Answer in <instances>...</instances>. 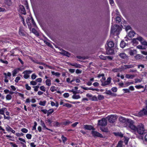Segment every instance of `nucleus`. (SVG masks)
I'll use <instances>...</instances> for the list:
<instances>
[{"mask_svg": "<svg viewBox=\"0 0 147 147\" xmlns=\"http://www.w3.org/2000/svg\"><path fill=\"white\" fill-rule=\"evenodd\" d=\"M25 87L26 89L28 90H30L31 89V87L29 86L28 84L25 85Z\"/></svg>", "mask_w": 147, "mask_h": 147, "instance_id": "60", "label": "nucleus"}, {"mask_svg": "<svg viewBox=\"0 0 147 147\" xmlns=\"http://www.w3.org/2000/svg\"><path fill=\"white\" fill-rule=\"evenodd\" d=\"M18 71H17V70H16V69H14L12 71V75L13 76H15L18 73Z\"/></svg>", "mask_w": 147, "mask_h": 147, "instance_id": "47", "label": "nucleus"}, {"mask_svg": "<svg viewBox=\"0 0 147 147\" xmlns=\"http://www.w3.org/2000/svg\"><path fill=\"white\" fill-rule=\"evenodd\" d=\"M41 125H42L43 127L47 129H49L48 128L46 127L44 122L42 121H41Z\"/></svg>", "mask_w": 147, "mask_h": 147, "instance_id": "42", "label": "nucleus"}, {"mask_svg": "<svg viewBox=\"0 0 147 147\" xmlns=\"http://www.w3.org/2000/svg\"><path fill=\"white\" fill-rule=\"evenodd\" d=\"M135 87L137 89H140L141 88H143V86L141 85L136 86Z\"/></svg>", "mask_w": 147, "mask_h": 147, "instance_id": "61", "label": "nucleus"}, {"mask_svg": "<svg viewBox=\"0 0 147 147\" xmlns=\"http://www.w3.org/2000/svg\"><path fill=\"white\" fill-rule=\"evenodd\" d=\"M84 128L85 129L90 130L93 129L94 127L91 125H85L84 126Z\"/></svg>", "mask_w": 147, "mask_h": 147, "instance_id": "17", "label": "nucleus"}, {"mask_svg": "<svg viewBox=\"0 0 147 147\" xmlns=\"http://www.w3.org/2000/svg\"><path fill=\"white\" fill-rule=\"evenodd\" d=\"M105 93L107 94L111 95L112 96H116V94H115L112 93L110 90H106Z\"/></svg>", "mask_w": 147, "mask_h": 147, "instance_id": "19", "label": "nucleus"}, {"mask_svg": "<svg viewBox=\"0 0 147 147\" xmlns=\"http://www.w3.org/2000/svg\"><path fill=\"white\" fill-rule=\"evenodd\" d=\"M142 56L141 55L138 54L135 56V58L136 60H140L142 58Z\"/></svg>", "mask_w": 147, "mask_h": 147, "instance_id": "26", "label": "nucleus"}, {"mask_svg": "<svg viewBox=\"0 0 147 147\" xmlns=\"http://www.w3.org/2000/svg\"><path fill=\"white\" fill-rule=\"evenodd\" d=\"M113 53V50L111 49V48H109L107 49V53L108 55L112 54Z\"/></svg>", "mask_w": 147, "mask_h": 147, "instance_id": "22", "label": "nucleus"}, {"mask_svg": "<svg viewBox=\"0 0 147 147\" xmlns=\"http://www.w3.org/2000/svg\"><path fill=\"white\" fill-rule=\"evenodd\" d=\"M0 61L1 63L5 64H7L8 63V62L7 61H3L1 59H0Z\"/></svg>", "mask_w": 147, "mask_h": 147, "instance_id": "58", "label": "nucleus"}, {"mask_svg": "<svg viewBox=\"0 0 147 147\" xmlns=\"http://www.w3.org/2000/svg\"><path fill=\"white\" fill-rule=\"evenodd\" d=\"M136 39L140 41L143 45L147 46V42L144 40L141 37L139 36Z\"/></svg>", "mask_w": 147, "mask_h": 147, "instance_id": "8", "label": "nucleus"}, {"mask_svg": "<svg viewBox=\"0 0 147 147\" xmlns=\"http://www.w3.org/2000/svg\"><path fill=\"white\" fill-rule=\"evenodd\" d=\"M32 72L31 71H24L23 74H24V78L26 79H28L29 77V74H30Z\"/></svg>", "mask_w": 147, "mask_h": 147, "instance_id": "9", "label": "nucleus"}, {"mask_svg": "<svg viewBox=\"0 0 147 147\" xmlns=\"http://www.w3.org/2000/svg\"><path fill=\"white\" fill-rule=\"evenodd\" d=\"M46 103V101H40L39 104L40 105L44 106L45 105Z\"/></svg>", "mask_w": 147, "mask_h": 147, "instance_id": "45", "label": "nucleus"}, {"mask_svg": "<svg viewBox=\"0 0 147 147\" xmlns=\"http://www.w3.org/2000/svg\"><path fill=\"white\" fill-rule=\"evenodd\" d=\"M135 76L134 75L129 74H126L125 75V77L128 79H132Z\"/></svg>", "mask_w": 147, "mask_h": 147, "instance_id": "27", "label": "nucleus"}, {"mask_svg": "<svg viewBox=\"0 0 147 147\" xmlns=\"http://www.w3.org/2000/svg\"><path fill=\"white\" fill-rule=\"evenodd\" d=\"M122 71V69L115 68L113 69V71L115 72H121Z\"/></svg>", "mask_w": 147, "mask_h": 147, "instance_id": "28", "label": "nucleus"}, {"mask_svg": "<svg viewBox=\"0 0 147 147\" xmlns=\"http://www.w3.org/2000/svg\"><path fill=\"white\" fill-rule=\"evenodd\" d=\"M46 85L48 86H50L51 85V80L50 79H47L46 81Z\"/></svg>", "mask_w": 147, "mask_h": 147, "instance_id": "30", "label": "nucleus"}, {"mask_svg": "<svg viewBox=\"0 0 147 147\" xmlns=\"http://www.w3.org/2000/svg\"><path fill=\"white\" fill-rule=\"evenodd\" d=\"M53 124L54 126L56 127L59 126L60 125V124L57 121L54 122Z\"/></svg>", "mask_w": 147, "mask_h": 147, "instance_id": "41", "label": "nucleus"}, {"mask_svg": "<svg viewBox=\"0 0 147 147\" xmlns=\"http://www.w3.org/2000/svg\"><path fill=\"white\" fill-rule=\"evenodd\" d=\"M123 90L124 91V93H129L130 91L129 89H123Z\"/></svg>", "mask_w": 147, "mask_h": 147, "instance_id": "48", "label": "nucleus"}, {"mask_svg": "<svg viewBox=\"0 0 147 147\" xmlns=\"http://www.w3.org/2000/svg\"><path fill=\"white\" fill-rule=\"evenodd\" d=\"M100 129L103 132H107L108 131V129L106 128L100 127Z\"/></svg>", "mask_w": 147, "mask_h": 147, "instance_id": "35", "label": "nucleus"}, {"mask_svg": "<svg viewBox=\"0 0 147 147\" xmlns=\"http://www.w3.org/2000/svg\"><path fill=\"white\" fill-rule=\"evenodd\" d=\"M10 144L13 147H18V146L16 144H14L13 142H10Z\"/></svg>", "mask_w": 147, "mask_h": 147, "instance_id": "64", "label": "nucleus"}, {"mask_svg": "<svg viewBox=\"0 0 147 147\" xmlns=\"http://www.w3.org/2000/svg\"><path fill=\"white\" fill-rule=\"evenodd\" d=\"M134 122L132 123L130 129L137 132L139 134L142 135L146 133V131L145 130L144 125L142 123H140L136 127L134 125Z\"/></svg>", "mask_w": 147, "mask_h": 147, "instance_id": "1", "label": "nucleus"}, {"mask_svg": "<svg viewBox=\"0 0 147 147\" xmlns=\"http://www.w3.org/2000/svg\"><path fill=\"white\" fill-rule=\"evenodd\" d=\"M86 96L87 97L89 98V100H90L91 99V98H92L93 96L91 94L88 93L86 94Z\"/></svg>", "mask_w": 147, "mask_h": 147, "instance_id": "50", "label": "nucleus"}, {"mask_svg": "<svg viewBox=\"0 0 147 147\" xmlns=\"http://www.w3.org/2000/svg\"><path fill=\"white\" fill-rule=\"evenodd\" d=\"M7 109L5 107H3L1 109H0V114L3 115L4 114V112L6 111Z\"/></svg>", "mask_w": 147, "mask_h": 147, "instance_id": "23", "label": "nucleus"}, {"mask_svg": "<svg viewBox=\"0 0 147 147\" xmlns=\"http://www.w3.org/2000/svg\"><path fill=\"white\" fill-rule=\"evenodd\" d=\"M138 115L140 117H141L144 115H147V107L146 106L145 108H143L138 113Z\"/></svg>", "mask_w": 147, "mask_h": 147, "instance_id": "6", "label": "nucleus"}, {"mask_svg": "<svg viewBox=\"0 0 147 147\" xmlns=\"http://www.w3.org/2000/svg\"><path fill=\"white\" fill-rule=\"evenodd\" d=\"M125 43L124 41H121L120 44V47L122 48H124L125 46Z\"/></svg>", "mask_w": 147, "mask_h": 147, "instance_id": "36", "label": "nucleus"}, {"mask_svg": "<svg viewBox=\"0 0 147 147\" xmlns=\"http://www.w3.org/2000/svg\"><path fill=\"white\" fill-rule=\"evenodd\" d=\"M136 33L133 31H131L129 32L128 36L130 38H132L134 36Z\"/></svg>", "mask_w": 147, "mask_h": 147, "instance_id": "24", "label": "nucleus"}, {"mask_svg": "<svg viewBox=\"0 0 147 147\" xmlns=\"http://www.w3.org/2000/svg\"><path fill=\"white\" fill-rule=\"evenodd\" d=\"M117 88L116 87H113L111 90L114 92H116L117 91Z\"/></svg>", "mask_w": 147, "mask_h": 147, "instance_id": "57", "label": "nucleus"}, {"mask_svg": "<svg viewBox=\"0 0 147 147\" xmlns=\"http://www.w3.org/2000/svg\"><path fill=\"white\" fill-rule=\"evenodd\" d=\"M90 100L92 101H98V98L96 96H93Z\"/></svg>", "mask_w": 147, "mask_h": 147, "instance_id": "34", "label": "nucleus"}, {"mask_svg": "<svg viewBox=\"0 0 147 147\" xmlns=\"http://www.w3.org/2000/svg\"><path fill=\"white\" fill-rule=\"evenodd\" d=\"M54 111L53 109H49L48 111L47 116L51 114Z\"/></svg>", "mask_w": 147, "mask_h": 147, "instance_id": "29", "label": "nucleus"}, {"mask_svg": "<svg viewBox=\"0 0 147 147\" xmlns=\"http://www.w3.org/2000/svg\"><path fill=\"white\" fill-rule=\"evenodd\" d=\"M137 53L136 51L135 50H129V53L131 56L134 55L136 54Z\"/></svg>", "mask_w": 147, "mask_h": 147, "instance_id": "21", "label": "nucleus"}, {"mask_svg": "<svg viewBox=\"0 0 147 147\" xmlns=\"http://www.w3.org/2000/svg\"><path fill=\"white\" fill-rule=\"evenodd\" d=\"M60 53L63 55L65 56L68 57H69L71 55V53L62 49L61 52H60Z\"/></svg>", "mask_w": 147, "mask_h": 147, "instance_id": "11", "label": "nucleus"}, {"mask_svg": "<svg viewBox=\"0 0 147 147\" xmlns=\"http://www.w3.org/2000/svg\"><path fill=\"white\" fill-rule=\"evenodd\" d=\"M72 98L74 99H78L80 98V96L79 95L74 94L72 96Z\"/></svg>", "mask_w": 147, "mask_h": 147, "instance_id": "31", "label": "nucleus"}, {"mask_svg": "<svg viewBox=\"0 0 147 147\" xmlns=\"http://www.w3.org/2000/svg\"><path fill=\"white\" fill-rule=\"evenodd\" d=\"M107 118L109 122L113 123L115 122L117 118V116L116 115H111L107 116Z\"/></svg>", "mask_w": 147, "mask_h": 147, "instance_id": "4", "label": "nucleus"}, {"mask_svg": "<svg viewBox=\"0 0 147 147\" xmlns=\"http://www.w3.org/2000/svg\"><path fill=\"white\" fill-rule=\"evenodd\" d=\"M114 45V44L113 42L110 41L107 43V46L109 48H111L113 47Z\"/></svg>", "mask_w": 147, "mask_h": 147, "instance_id": "25", "label": "nucleus"}, {"mask_svg": "<svg viewBox=\"0 0 147 147\" xmlns=\"http://www.w3.org/2000/svg\"><path fill=\"white\" fill-rule=\"evenodd\" d=\"M32 61L33 62L35 63H36L37 64H38L42 65V64H44L43 63L38 62L37 61V60H32Z\"/></svg>", "mask_w": 147, "mask_h": 147, "instance_id": "49", "label": "nucleus"}, {"mask_svg": "<svg viewBox=\"0 0 147 147\" xmlns=\"http://www.w3.org/2000/svg\"><path fill=\"white\" fill-rule=\"evenodd\" d=\"M61 139H62L63 143H65V142L67 140V138L64 136L63 135L61 136Z\"/></svg>", "mask_w": 147, "mask_h": 147, "instance_id": "37", "label": "nucleus"}, {"mask_svg": "<svg viewBox=\"0 0 147 147\" xmlns=\"http://www.w3.org/2000/svg\"><path fill=\"white\" fill-rule=\"evenodd\" d=\"M116 22L117 23H119L121 21V18L119 16H117L116 18Z\"/></svg>", "mask_w": 147, "mask_h": 147, "instance_id": "46", "label": "nucleus"}, {"mask_svg": "<svg viewBox=\"0 0 147 147\" xmlns=\"http://www.w3.org/2000/svg\"><path fill=\"white\" fill-rule=\"evenodd\" d=\"M6 11V9L4 7H0V12H5Z\"/></svg>", "mask_w": 147, "mask_h": 147, "instance_id": "51", "label": "nucleus"}, {"mask_svg": "<svg viewBox=\"0 0 147 147\" xmlns=\"http://www.w3.org/2000/svg\"><path fill=\"white\" fill-rule=\"evenodd\" d=\"M5 129L8 132L11 131L14 134L15 133V131L13 129L8 125H7L5 127Z\"/></svg>", "mask_w": 147, "mask_h": 147, "instance_id": "14", "label": "nucleus"}, {"mask_svg": "<svg viewBox=\"0 0 147 147\" xmlns=\"http://www.w3.org/2000/svg\"><path fill=\"white\" fill-rule=\"evenodd\" d=\"M72 123L71 121L67 120L66 121H63L62 122V124L63 125H67Z\"/></svg>", "mask_w": 147, "mask_h": 147, "instance_id": "32", "label": "nucleus"}, {"mask_svg": "<svg viewBox=\"0 0 147 147\" xmlns=\"http://www.w3.org/2000/svg\"><path fill=\"white\" fill-rule=\"evenodd\" d=\"M107 120L106 119L103 118L101 120L98 121V125L101 126H105L107 124Z\"/></svg>", "mask_w": 147, "mask_h": 147, "instance_id": "5", "label": "nucleus"}, {"mask_svg": "<svg viewBox=\"0 0 147 147\" xmlns=\"http://www.w3.org/2000/svg\"><path fill=\"white\" fill-rule=\"evenodd\" d=\"M135 65H124L122 67V69L123 70L126 69H128L133 68L134 67Z\"/></svg>", "mask_w": 147, "mask_h": 147, "instance_id": "10", "label": "nucleus"}, {"mask_svg": "<svg viewBox=\"0 0 147 147\" xmlns=\"http://www.w3.org/2000/svg\"><path fill=\"white\" fill-rule=\"evenodd\" d=\"M40 90L43 91L45 92L46 91V88L43 86H42L40 87Z\"/></svg>", "mask_w": 147, "mask_h": 147, "instance_id": "53", "label": "nucleus"}, {"mask_svg": "<svg viewBox=\"0 0 147 147\" xmlns=\"http://www.w3.org/2000/svg\"><path fill=\"white\" fill-rule=\"evenodd\" d=\"M82 88L84 90H91L92 91H98L99 90V89H94L91 88V87L90 88H87V87H84L83 86H81Z\"/></svg>", "mask_w": 147, "mask_h": 147, "instance_id": "15", "label": "nucleus"}, {"mask_svg": "<svg viewBox=\"0 0 147 147\" xmlns=\"http://www.w3.org/2000/svg\"><path fill=\"white\" fill-rule=\"evenodd\" d=\"M97 98L99 100H101L104 98V96L101 95H99L98 96Z\"/></svg>", "mask_w": 147, "mask_h": 147, "instance_id": "40", "label": "nucleus"}, {"mask_svg": "<svg viewBox=\"0 0 147 147\" xmlns=\"http://www.w3.org/2000/svg\"><path fill=\"white\" fill-rule=\"evenodd\" d=\"M63 106L67 107L68 108H70L71 107V105L69 103H65L63 105Z\"/></svg>", "mask_w": 147, "mask_h": 147, "instance_id": "56", "label": "nucleus"}, {"mask_svg": "<svg viewBox=\"0 0 147 147\" xmlns=\"http://www.w3.org/2000/svg\"><path fill=\"white\" fill-rule=\"evenodd\" d=\"M26 21L28 28L30 29H31L32 27V25H33V26L34 27H36V23L32 18L28 17L27 18Z\"/></svg>", "mask_w": 147, "mask_h": 147, "instance_id": "3", "label": "nucleus"}, {"mask_svg": "<svg viewBox=\"0 0 147 147\" xmlns=\"http://www.w3.org/2000/svg\"><path fill=\"white\" fill-rule=\"evenodd\" d=\"M69 96V94L68 93H65L63 94V96L65 98H67Z\"/></svg>", "mask_w": 147, "mask_h": 147, "instance_id": "63", "label": "nucleus"}, {"mask_svg": "<svg viewBox=\"0 0 147 147\" xmlns=\"http://www.w3.org/2000/svg\"><path fill=\"white\" fill-rule=\"evenodd\" d=\"M119 55L122 59H127L128 58L127 56L125 53H120Z\"/></svg>", "mask_w": 147, "mask_h": 147, "instance_id": "16", "label": "nucleus"}, {"mask_svg": "<svg viewBox=\"0 0 147 147\" xmlns=\"http://www.w3.org/2000/svg\"><path fill=\"white\" fill-rule=\"evenodd\" d=\"M119 120L120 122L124 123V127L129 128L132 123H133V121L131 119H126L122 117H120L119 118Z\"/></svg>", "mask_w": 147, "mask_h": 147, "instance_id": "2", "label": "nucleus"}, {"mask_svg": "<svg viewBox=\"0 0 147 147\" xmlns=\"http://www.w3.org/2000/svg\"><path fill=\"white\" fill-rule=\"evenodd\" d=\"M19 11L22 13L24 15L26 14V11L24 6L22 5H20L19 6Z\"/></svg>", "mask_w": 147, "mask_h": 147, "instance_id": "12", "label": "nucleus"}, {"mask_svg": "<svg viewBox=\"0 0 147 147\" xmlns=\"http://www.w3.org/2000/svg\"><path fill=\"white\" fill-rule=\"evenodd\" d=\"M50 90L52 92L55 91L56 90L55 86H52L50 88Z\"/></svg>", "mask_w": 147, "mask_h": 147, "instance_id": "55", "label": "nucleus"}, {"mask_svg": "<svg viewBox=\"0 0 147 147\" xmlns=\"http://www.w3.org/2000/svg\"><path fill=\"white\" fill-rule=\"evenodd\" d=\"M92 136L94 137H100V138H103L102 135L96 131H92Z\"/></svg>", "mask_w": 147, "mask_h": 147, "instance_id": "7", "label": "nucleus"}, {"mask_svg": "<svg viewBox=\"0 0 147 147\" xmlns=\"http://www.w3.org/2000/svg\"><path fill=\"white\" fill-rule=\"evenodd\" d=\"M32 32L34 33V34H35L36 35L38 36H39V34L38 33V32H37V31L34 28H32Z\"/></svg>", "mask_w": 147, "mask_h": 147, "instance_id": "39", "label": "nucleus"}, {"mask_svg": "<svg viewBox=\"0 0 147 147\" xmlns=\"http://www.w3.org/2000/svg\"><path fill=\"white\" fill-rule=\"evenodd\" d=\"M20 78L19 77H17L16 78V79L15 80V82L17 83L18 81L20 80Z\"/></svg>", "mask_w": 147, "mask_h": 147, "instance_id": "62", "label": "nucleus"}, {"mask_svg": "<svg viewBox=\"0 0 147 147\" xmlns=\"http://www.w3.org/2000/svg\"><path fill=\"white\" fill-rule=\"evenodd\" d=\"M134 84V82H127L126 83V84L127 86H129L131 84Z\"/></svg>", "mask_w": 147, "mask_h": 147, "instance_id": "59", "label": "nucleus"}, {"mask_svg": "<svg viewBox=\"0 0 147 147\" xmlns=\"http://www.w3.org/2000/svg\"><path fill=\"white\" fill-rule=\"evenodd\" d=\"M19 34L22 36H24L25 35L24 31L22 27H20L19 29Z\"/></svg>", "mask_w": 147, "mask_h": 147, "instance_id": "18", "label": "nucleus"}, {"mask_svg": "<svg viewBox=\"0 0 147 147\" xmlns=\"http://www.w3.org/2000/svg\"><path fill=\"white\" fill-rule=\"evenodd\" d=\"M117 31V30L115 28L113 27H112L111 30V33H113L114 32H115Z\"/></svg>", "mask_w": 147, "mask_h": 147, "instance_id": "44", "label": "nucleus"}, {"mask_svg": "<svg viewBox=\"0 0 147 147\" xmlns=\"http://www.w3.org/2000/svg\"><path fill=\"white\" fill-rule=\"evenodd\" d=\"M70 65L74 67L75 68H81L82 65L79 64H78L76 63H71Z\"/></svg>", "mask_w": 147, "mask_h": 147, "instance_id": "20", "label": "nucleus"}, {"mask_svg": "<svg viewBox=\"0 0 147 147\" xmlns=\"http://www.w3.org/2000/svg\"><path fill=\"white\" fill-rule=\"evenodd\" d=\"M99 57L101 59L103 60L107 59L112 60L113 59L112 57L111 56H105L103 55H101Z\"/></svg>", "mask_w": 147, "mask_h": 147, "instance_id": "13", "label": "nucleus"}, {"mask_svg": "<svg viewBox=\"0 0 147 147\" xmlns=\"http://www.w3.org/2000/svg\"><path fill=\"white\" fill-rule=\"evenodd\" d=\"M26 137L28 139H30L32 138V136L30 134H27L26 135Z\"/></svg>", "mask_w": 147, "mask_h": 147, "instance_id": "54", "label": "nucleus"}, {"mask_svg": "<svg viewBox=\"0 0 147 147\" xmlns=\"http://www.w3.org/2000/svg\"><path fill=\"white\" fill-rule=\"evenodd\" d=\"M21 131L24 133H27L28 132V130L26 128H24L21 129Z\"/></svg>", "mask_w": 147, "mask_h": 147, "instance_id": "52", "label": "nucleus"}, {"mask_svg": "<svg viewBox=\"0 0 147 147\" xmlns=\"http://www.w3.org/2000/svg\"><path fill=\"white\" fill-rule=\"evenodd\" d=\"M116 147H123V142L122 141L119 142Z\"/></svg>", "mask_w": 147, "mask_h": 147, "instance_id": "33", "label": "nucleus"}, {"mask_svg": "<svg viewBox=\"0 0 147 147\" xmlns=\"http://www.w3.org/2000/svg\"><path fill=\"white\" fill-rule=\"evenodd\" d=\"M109 84L110 83L107 81H105L102 83L101 85L102 86H105L106 85H109Z\"/></svg>", "mask_w": 147, "mask_h": 147, "instance_id": "38", "label": "nucleus"}, {"mask_svg": "<svg viewBox=\"0 0 147 147\" xmlns=\"http://www.w3.org/2000/svg\"><path fill=\"white\" fill-rule=\"evenodd\" d=\"M12 98L11 95L10 94H8L7 95L6 97V98L7 100H10Z\"/></svg>", "mask_w": 147, "mask_h": 147, "instance_id": "43", "label": "nucleus"}]
</instances>
